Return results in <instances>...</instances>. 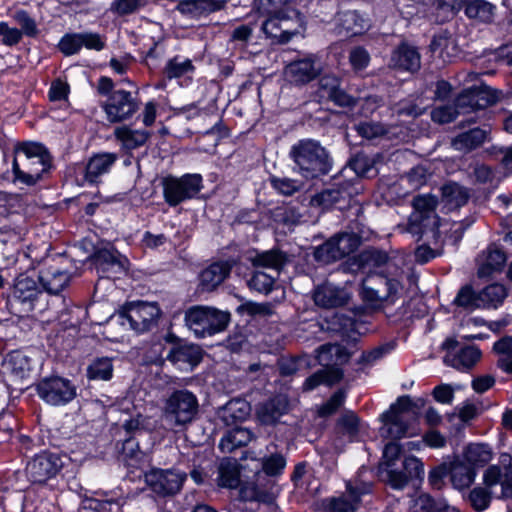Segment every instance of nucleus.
<instances>
[{"label":"nucleus","instance_id":"f257e3e1","mask_svg":"<svg viewBox=\"0 0 512 512\" xmlns=\"http://www.w3.org/2000/svg\"><path fill=\"white\" fill-rule=\"evenodd\" d=\"M49 167V155L42 145L26 142L16 146L12 162L14 183L33 186Z\"/></svg>","mask_w":512,"mask_h":512},{"label":"nucleus","instance_id":"f03ea898","mask_svg":"<svg viewBox=\"0 0 512 512\" xmlns=\"http://www.w3.org/2000/svg\"><path fill=\"white\" fill-rule=\"evenodd\" d=\"M289 154L298 173L306 179L326 175L332 168L328 151L313 139L299 140L291 147Z\"/></svg>","mask_w":512,"mask_h":512},{"label":"nucleus","instance_id":"7ed1b4c3","mask_svg":"<svg viewBox=\"0 0 512 512\" xmlns=\"http://www.w3.org/2000/svg\"><path fill=\"white\" fill-rule=\"evenodd\" d=\"M161 310L156 303L137 301L123 306L111 319L125 330L144 333L157 325Z\"/></svg>","mask_w":512,"mask_h":512},{"label":"nucleus","instance_id":"20e7f679","mask_svg":"<svg viewBox=\"0 0 512 512\" xmlns=\"http://www.w3.org/2000/svg\"><path fill=\"white\" fill-rule=\"evenodd\" d=\"M198 409L196 395L187 389H178L163 400L162 416L171 427H184L196 418Z\"/></svg>","mask_w":512,"mask_h":512},{"label":"nucleus","instance_id":"39448f33","mask_svg":"<svg viewBox=\"0 0 512 512\" xmlns=\"http://www.w3.org/2000/svg\"><path fill=\"white\" fill-rule=\"evenodd\" d=\"M402 289L400 280L382 271L368 274L362 281L361 295L373 307L394 304Z\"/></svg>","mask_w":512,"mask_h":512},{"label":"nucleus","instance_id":"423d86ee","mask_svg":"<svg viewBox=\"0 0 512 512\" xmlns=\"http://www.w3.org/2000/svg\"><path fill=\"white\" fill-rule=\"evenodd\" d=\"M230 321L228 312L208 306H194L185 313V322L194 334L203 338L223 331Z\"/></svg>","mask_w":512,"mask_h":512},{"label":"nucleus","instance_id":"0eeeda50","mask_svg":"<svg viewBox=\"0 0 512 512\" xmlns=\"http://www.w3.org/2000/svg\"><path fill=\"white\" fill-rule=\"evenodd\" d=\"M412 204L414 210L409 217L407 231L419 237L428 232L436 236L440 226V218L436 214L437 198L431 194L418 195Z\"/></svg>","mask_w":512,"mask_h":512},{"label":"nucleus","instance_id":"6e6552de","mask_svg":"<svg viewBox=\"0 0 512 512\" xmlns=\"http://www.w3.org/2000/svg\"><path fill=\"white\" fill-rule=\"evenodd\" d=\"M289 13H275L263 15L261 30L268 38L277 42H288L294 35L301 33L304 29V16L296 9L287 8Z\"/></svg>","mask_w":512,"mask_h":512},{"label":"nucleus","instance_id":"1a4fd4ad","mask_svg":"<svg viewBox=\"0 0 512 512\" xmlns=\"http://www.w3.org/2000/svg\"><path fill=\"white\" fill-rule=\"evenodd\" d=\"M416 404L409 396L398 398L396 403L390 406V409L381 415L382 426L379 434L383 438L400 439L405 437L408 432L406 414L412 412Z\"/></svg>","mask_w":512,"mask_h":512},{"label":"nucleus","instance_id":"9d476101","mask_svg":"<svg viewBox=\"0 0 512 512\" xmlns=\"http://www.w3.org/2000/svg\"><path fill=\"white\" fill-rule=\"evenodd\" d=\"M200 174H185L182 177H165L162 180L165 202L175 207L180 203L194 198L203 188Z\"/></svg>","mask_w":512,"mask_h":512},{"label":"nucleus","instance_id":"9b49d317","mask_svg":"<svg viewBox=\"0 0 512 512\" xmlns=\"http://www.w3.org/2000/svg\"><path fill=\"white\" fill-rule=\"evenodd\" d=\"M110 123H120L130 119L139 109L138 100L126 90L113 91L102 104Z\"/></svg>","mask_w":512,"mask_h":512},{"label":"nucleus","instance_id":"f8f14e48","mask_svg":"<svg viewBox=\"0 0 512 512\" xmlns=\"http://www.w3.org/2000/svg\"><path fill=\"white\" fill-rule=\"evenodd\" d=\"M359 244V238L353 233H341L331 237L319 246L314 253L316 260L330 263L354 252Z\"/></svg>","mask_w":512,"mask_h":512},{"label":"nucleus","instance_id":"ddd939ff","mask_svg":"<svg viewBox=\"0 0 512 512\" xmlns=\"http://www.w3.org/2000/svg\"><path fill=\"white\" fill-rule=\"evenodd\" d=\"M186 478L187 474L177 469H153L145 474L147 485L160 496L177 494Z\"/></svg>","mask_w":512,"mask_h":512},{"label":"nucleus","instance_id":"4468645a","mask_svg":"<svg viewBox=\"0 0 512 512\" xmlns=\"http://www.w3.org/2000/svg\"><path fill=\"white\" fill-rule=\"evenodd\" d=\"M37 391L41 399L53 406L65 405L76 396L75 386L61 377L43 379L38 384Z\"/></svg>","mask_w":512,"mask_h":512},{"label":"nucleus","instance_id":"2eb2a0df","mask_svg":"<svg viewBox=\"0 0 512 512\" xmlns=\"http://www.w3.org/2000/svg\"><path fill=\"white\" fill-rule=\"evenodd\" d=\"M499 99L498 91L489 86H473L462 91L455 99V105L460 113L484 109Z\"/></svg>","mask_w":512,"mask_h":512},{"label":"nucleus","instance_id":"dca6fc26","mask_svg":"<svg viewBox=\"0 0 512 512\" xmlns=\"http://www.w3.org/2000/svg\"><path fill=\"white\" fill-rule=\"evenodd\" d=\"M41 290L37 282L24 274L19 275L14 283L9 305L18 313H28L33 310L34 302Z\"/></svg>","mask_w":512,"mask_h":512},{"label":"nucleus","instance_id":"f3484780","mask_svg":"<svg viewBox=\"0 0 512 512\" xmlns=\"http://www.w3.org/2000/svg\"><path fill=\"white\" fill-rule=\"evenodd\" d=\"M63 467L60 455L43 452L36 455L26 466L27 476L32 482L45 483L55 477Z\"/></svg>","mask_w":512,"mask_h":512},{"label":"nucleus","instance_id":"a211bd4d","mask_svg":"<svg viewBox=\"0 0 512 512\" xmlns=\"http://www.w3.org/2000/svg\"><path fill=\"white\" fill-rule=\"evenodd\" d=\"M500 463L504 471L498 465L489 466L483 473V483L487 488L500 485L501 493L498 498L509 499L512 498V456L501 454Z\"/></svg>","mask_w":512,"mask_h":512},{"label":"nucleus","instance_id":"6ab92c4d","mask_svg":"<svg viewBox=\"0 0 512 512\" xmlns=\"http://www.w3.org/2000/svg\"><path fill=\"white\" fill-rule=\"evenodd\" d=\"M371 491L369 483L347 481L346 492L338 497L327 500L326 508L330 512H355L361 497Z\"/></svg>","mask_w":512,"mask_h":512},{"label":"nucleus","instance_id":"aec40b11","mask_svg":"<svg viewBox=\"0 0 512 512\" xmlns=\"http://www.w3.org/2000/svg\"><path fill=\"white\" fill-rule=\"evenodd\" d=\"M322 71L317 55L309 54L289 63L285 68L287 79L295 84H305L315 79Z\"/></svg>","mask_w":512,"mask_h":512},{"label":"nucleus","instance_id":"412c9836","mask_svg":"<svg viewBox=\"0 0 512 512\" xmlns=\"http://www.w3.org/2000/svg\"><path fill=\"white\" fill-rule=\"evenodd\" d=\"M97 272L102 277L117 278L127 270L128 259L114 248H102L94 255Z\"/></svg>","mask_w":512,"mask_h":512},{"label":"nucleus","instance_id":"4be33fe9","mask_svg":"<svg viewBox=\"0 0 512 512\" xmlns=\"http://www.w3.org/2000/svg\"><path fill=\"white\" fill-rule=\"evenodd\" d=\"M313 300L318 307L332 309L347 304L349 294L345 289L325 282L314 289Z\"/></svg>","mask_w":512,"mask_h":512},{"label":"nucleus","instance_id":"5701e85b","mask_svg":"<svg viewBox=\"0 0 512 512\" xmlns=\"http://www.w3.org/2000/svg\"><path fill=\"white\" fill-rule=\"evenodd\" d=\"M390 66L411 73L418 71L421 66V56L418 49L413 45L402 42L393 50Z\"/></svg>","mask_w":512,"mask_h":512},{"label":"nucleus","instance_id":"b1692460","mask_svg":"<svg viewBox=\"0 0 512 512\" xmlns=\"http://www.w3.org/2000/svg\"><path fill=\"white\" fill-rule=\"evenodd\" d=\"M195 70L191 59L175 55L166 62L163 74L168 80L177 79L181 86H187L191 83Z\"/></svg>","mask_w":512,"mask_h":512},{"label":"nucleus","instance_id":"393cba45","mask_svg":"<svg viewBox=\"0 0 512 512\" xmlns=\"http://www.w3.org/2000/svg\"><path fill=\"white\" fill-rule=\"evenodd\" d=\"M226 0H182L177 6L178 11L191 19H199L221 10Z\"/></svg>","mask_w":512,"mask_h":512},{"label":"nucleus","instance_id":"a878e982","mask_svg":"<svg viewBox=\"0 0 512 512\" xmlns=\"http://www.w3.org/2000/svg\"><path fill=\"white\" fill-rule=\"evenodd\" d=\"M39 281L45 291L58 294L68 285L70 275L59 267L49 266L40 271Z\"/></svg>","mask_w":512,"mask_h":512},{"label":"nucleus","instance_id":"bb28decb","mask_svg":"<svg viewBox=\"0 0 512 512\" xmlns=\"http://www.w3.org/2000/svg\"><path fill=\"white\" fill-rule=\"evenodd\" d=\"M288 411V401L277 396L261 404L257 409V417L262 424H275Z\"/></svg>","mask_w":512,"mask_h":512},{"label":"nucleus","instance_id":"cd10ccee","mask_svg":"<svg viewBox=\"0 0 512 512\" xmlns=\"http://www.w3.org/2000/svg\"><path fill=\"white\" fill-rule=\"evenodd\" d=\"M476 470L465 461L456 460L449 463L450 482L456 490L470 487L476 478Z\"/></svg>","mask_w":512,"mask_h":512},{"label":"nucleus","instance_id":"c85d7f7f","mask_svg":"<svg viewBox=\"0 0 512 512\" xmlns=\"http://www.w3.org/2000/svg\"><path fill=\"white\" fill-rule=\"evenodd\" d=\"M337 23L339 34L344 33L346 36L362 34L370 27L369 21L357 11L339 13Z\"/></svg>","mask_w":512,"mask_h":512},{"label":"nucleus","instance_id":"c756f323","mask_svg":"<svg viewBox=\"0 0 512 512\" xmlns=\"http://www.w3.org/2000/svg\"><path fill=\"white\" fill-rule=\"evenodd\" d=\"M117 160L114 153H99L90 158L85 169V181L93 184L98 178L110 171Z\"/></svg>","mask_w":512,"mask_h":512},{"label":"nucleus","instance_id":"7c9ffc66","mask_svg":"<svg viewBox=\"0 0 512 512\" xmlns=\"http://www.w3.org/2000/svg\"><path fill=\"white\" fill-rule=\"evenodd\" d=\"M231 265L228 262H216L204 269L200 275V286L204 291H211L220 285L230 274Z\"/></svg>","mask_w":512,"mask_h":512},{"label":"nucleus","instance_id":"2f4dec72","mask_svg":"<svg viewBox=\"0 0 512 512\" xmlns=\"http://www.w3.org/2000/svg\"><path fill=\"white\" fill-rule=\"evenodd\" d=\"M114 136L121 143L123 149L134 150L147 142L150 133L143 129H132L124 125L115 128Z\"/></svg>","mask_w":512,"mask_h":512},{"label":"nucleus","instance_id":"473e14b6","mask_svg":"<svg viewBox=\"0 0 512 512\" xmlns=\"http://www.w3.org/2000/svg\"><path fill=\"white\" fill-rule=\"evenodd\" d=\"M251 261L254 267L271 269L278 275L280 270L287 264L288 257L282 251L272 249L257 253Z\"/></svg>","mask_w":512,"mask_h":512},{"label":"nucleus","instance_id":"72a5a7b5","mask_svg":"<svg viewBox=\"0 0 512 512\" xmlns=\"http://www.w3.org/2000/svg\"><path fill=\"white\" fill-rule=\"evenodd\" d=\"M253 438L250 430L236 427L227 431L221 438L219 448L223 453H231L235 449L247 445Z\"/></svg>","mask_w":512,"mask_h":512},{"label":"nucleus","instance_id":"f704fd0d","mask_svg":"<svg viewBox=\"0 0 512 512\" xmlns=\"http://www.w3.org/2000/svg\"><path fill=\"white\" fill-rule=\"evenodd\" d=\"M167 359L180 367L183 364L194 366L201 360V352L197 346L180 345L172 348L167 354Z\"/></svg>","mask_w":512,"mask_h":512},{"label":"nucleus","instance_id":"c9c22d12","mask_svg":"<svg viewBox=\"0 0 512 512\" xmlns=\"http://www.w3.org/2000/svg\"><path fill=\"white\" fill-rule=\"evenodd\" d=\"M351 196L347 187H331L323 190L312 198L313 205L328 209L341 201H346Z\"/></svg>","mask_w":512,"mask_h":512},{"label":"nucleus","instance_id":"e433bc0d","mask_svg":"<svg viewBox=\"0 0 512 512\" xmlns=\"http://www.w3.org/2000/svg\"><path fill=\"white\" fill-rule=\"evenodd\" d=\"M507 296L506 289L501 284H491L478 292L481 309H496Z\"/></svg>","mask_w":512,"mask_h":512},{"label":"nucleus","instance_id":"4c0bfd02","mask_svg":"<svg viewBox=\"0 0 512 512\" xmlns=\"http://www.w3.org/2000/svg\"><path fill=\"white\" fill-rule=\"evenodd\" d=\"M481 352L475 346H465L460 348L455 354H448L446 361L450 362L456 369H468L475 365L480 359Z\"/></svg>","mask_w":512,"mask_h":512},{"label":"nucleus","instance_id":"58836bf2","mask_svg":"<svg viewBox=\"0 0 512 512\" xmlns=\"http://www.w3.org/2000/svg\"><path fill=\"white\" fill-rule=\"evenodd\" d=\"M487 131L481 128H473L461 133L452 140V146L459 151H470L480 146L486 139Z\"/></svg>","mask_w":512,"mask_h":512},{"label":"nucleus","instance_id":"ea45409f","mask_svg":"<svg viewBox=\"0 0 512 512\" xmlns=\"http://www.w3.org/2000/svg\"><path fill=\"white\" fill-rule=\"evenodd\" d=\"M506 262L505 253L498 248H489L485 260L478 268V276L491 277L493 273L500 272Z\"/></svg>","mask_w":512,"mask_h":512},{"label":"nucleus","instance_id":"a19ab883","mask_svg":"<svg viewBox=\"0 0 512 512\" xmlns=\"http://www.w3.org/2000/svg\"><path fill=\"white\" fill-rule=\"evenodd\" d=\"M492 456L491 447L483 443L469 444L464 451V460L472 467L487 464L492 459Z\"/></svg>","mask_w":512,"mask_h":512},{"label":"nucleus","instance_id":"79ce46f5","mask_svg":"<svg viewBox=\"0 0 512 512\" xmlns=\"http://www.w3.org/2000/svg\"><path fill=\"white\" fill-rule=\"evenodd\" d=\"M218 484L226 488H236L239 484V468L235 459L224 458L218 468Z\"/></svg>","mask_w":512,"mask_h":512},{"label":"nucleus","instance_id":"37998d69","mask_svg":"<svg viewBox=\"0 0 512 512\" xmlns=\"http://www.w3.org/2000/svg\"><path fill=\"white\" fill-rule=\"evenodd\" d=\"M415 508L418 512H459L450 506L443 498L435 499L429 494H421L415 500Z\"/></svg>","mask_w":512,"mask_h":512},{"label":"nucleus","instance_id":"c03bdc74","mask_svg":"<svg viewBox=\"0 0 512 512\" xmlns=\"http://www.w3.org/2000/svg\"><path fill=\"white\" fill-rule=\"evenodd\" d=\"M442 196L450 208H458L465 205L469 199L467 189L457 183H448L442 187Z\"/></svg>","mask_w":512,"mask_h":512},{"label":"nucleus","instance_id":"a18cd8bd","mask_svg":"<svg viewBox=\"0 0 512 512\" xmlns=\"http://www.w3.org/2000/svg\"><path fill=\"white\" fill-rule=\"evenodd\" d=\"M494 9L495 7L487 1L473 0L467 3L465 7V14L470 19L489 23L493 19Z\"/></svg>","mask_w":512,"mask_h":512},{"label":"nucleus","instance_id":"49530a36","mask_svg":"<svg viewBox=\"0 0 512 512\" xmlns=\"http://www.w3.org/2000/svg\"><path fill=\"white\" fill-rule=\"evenodd\" d=\"M494 350L498 355V367L512 375V337H504L495 342Z\"/></svg>","mask_w":512,"mask_h":512},{"label":"nucleus","instance_id":"de8ad7c7","mask_svg":"<svg viewBox=\"0 0 512 512\" xmlns=\"http://www.w3.org/2000/svg\"><path fill=\"white\" fill-rule=\"evenodd\" d=\"M5 364L14 375L21 378L25 377L32 367L31 359L21 351L8 354Z\"/></svg>","mask_w":512,"mask_h":512},{"label":"nucleus","instance_id":"09e8293b","mask_svg":"<svg viewBox=\"0 0 512 512\" xmlns=\"http://www.w3.org/2000/svg\"><path fill=\"white\" fill-rule=\"evenodd\" d=\"M113 374V365L109 358H98L87 368V377L90 380L107 381Z\"/></svg>","mask_w":512,"mask_h":512},{"label":"nucleus","instance_id":"8fccbe9b","mask_svg":"<svg viewBox=\"0 0 512 512\" xmlns=\"http://www.w3.org/2000/svg\"><path fill=\"white\" fill-rule=\"evenodd\" d=\"M430 50L445 60L455 51L454 40L447 32H440L433 37Z\"/></svg>","mask_w":512,"mask_h":512},{"label":"nucleus","instance_id":"3c124183","mask_svg":"<svg viewBox=\"0 0 512 512\" xmlns=\"http://www.w3.org/2000/svg\"><path fill=\"white\" fill-rule=\"evenodd\" d=\"M275 279L274 275L262 271H254L247 284L251 290L262 294H269L273 289Z\"/></svg>","mask_w":512,"mask_h":512},{"label":"nucleus","instance_id":"603ef678","mask_svg":"<svg viewBox=\"0 0 512 512\" xmlns=\"http://www.w3.org/2000/svg\"><path fill=\"white\" fill-rule=\"evenodd\" d=\"M250 412L249 404L242 400H231L223 408L225 421H242L247 418Z\"/></svg>","mask_w":512,"mask_h":512},{"label":"nucleus","instance_id":"864d4df0","mask_svg":"<svg viewBox=\"0 0 512 512\" xmlns=\"http://www.w3.org/2000/svg\"><path fill=\"white\" fill-rule=\"evenodd\" d=\"M354 129L362 138L373 140L387 134L386 127L379 122L363 121L354 126Z\"/></svg>","mask_w":512,"mask_h":512},{"label":"nucleus","instance_id":"5fc2aeb1","mask_svg":"<svg viewBox=\"0 0 512 512\" xmlns=\"http://www.w3.org/2000/svg\"><path fill=\"white\" fill-rule=\"evenodd\" d=\"M287 8L294 9L289 0H257V9L261 15L289 13Z\"/></svg>","mask_w":512,"mask_h":512},{"label":"nucleus","instance_id":"6e6d98bb","mask_svg":"<svg viewBox=\"0 0 512 512\" xmlns=\"http://www.w3.org/2000/svg\"><path fill=\"white\" fill-rule=\"evenodd\" d=\"M485 487H475L469 493V502L474 510L484 511L491 503V493Z\"/></svg>","mask_w":512,"mask_h":512},{"label":"nucleus","instance_id":"4d7b16f0","mask_svg":"<svg viewBox=\"0 0 512 512\" xmlns=\"http://www.w3.org/2000/svg\"><path fill=\"white\" fill-rule=\"evenodd\" d=\"M454 302L465 309L474 310L481 309L480 303L478 301V293L474 292L470 286L462 287Z\"/></svg>","mask_w":512,"mask_h":512},{"label":"nucleus","instance_id":"13d9d810","mask_svg":"<svg viewBox=\"0 0 512 512\" xmlns=\"http://www.w3.org/2000/svg\"><path fill=\"white\" fill-rule=\"evenodd\" d=\"M309 365L306 356L282 358L279 362L281 375L290 376Z\"/></svg>","mask_w":512,"mask_h":512},{"label":"nucleus","instance_id":"bf43d9fd","mask_svg":"<svg viewBox=\"0 0 512 512\" xmlns=\"http://www.w3.org/2000/svg\"><path fill=\"white\" fill-rule=\"evenodd\" d=\"M145 5L146 0H114L110 10L119 16H125L135 13Z\"/></svg>","mask_w":512,"mask_h":512},{"label":"nucleus","instance_id":"052dcab7","mask_svg":"<svg viewBox=\"0 0 512 512\" xmlns=\"http://www.w3.org/2000/svg\"><path fill=\"white\" fill-rule=\"evenodd\" d=\"M14 20L20 25L22 35L35 37L38 34L36 21L25 10H18L13 14Z\"/></svg>","mask_w":512,"mask_h":512},{"label":"nucleus","instance_id":"680f3d73","mask_svg":"<svg viewBox=\"0 0 512 512\" xmlns=\"http://www.w3.org/2000/svg\"><path fill=\"white\" fill-rule=\"evenodd\" d=\"M83 47L81 33L64 35L59 42V49L65 55H73Z\"/></svg>","mask_w":512,"mask_h":512},{"label":"nucleus","instance_id":"e2e57ef3","mask_svg":"<svg viewBox=\"0 0 512 512\" xmlns=\"http://www.w3.org/2000/svg\"><path fill=\"white\" fill-rule=\"evenodd\" d=\"M458 114L461 113L455 104L442 105L432 110L431 117L434 122L445 124L453 121Z\"/></svg>","mask_w":512,"mask_h":512},{"label":"nucleus","instance_id":"0e129e2a","mask_svg":"<svg viewBox=\"0 0 512 512\" xmlns=\"http://www.w3.org/2000/svg\"><path fill=\"white\" fill-rule=\"evenodd\" d=\"M286 466V459L281 454H272L263 459V471L269 476H276L284 470Z\"/></svg>","mask_w":512,"mask_h":512},{"label":"nucleus","instance_id":"69168bd1","mask_svg":"<svg viewBox=\"0 0 512 512\" xmlns=\"http://www.w3.org/2000/svg\"><path fill=\"white\" fill-rule=\"evenodd\" d=\"M345 398V392L343 390H338L330 397L326 403L319 407L318 414L321 417L332 415L343 405Z\"/></svg>","mask_w":512,"mask_h":512},{"label":"nucleus","instance_id":"338daca9","mask_svg":"<svg viewBox=\"0 0 512 512\" xmlns=\"http://www.w3.org/2000/svg\"><path fill=\"white\" fill-rule=\"evenodd\" d=\"M449 476V463H442L434 467L428 474L429 485L436 490L445 486V478Z\"/></svg>","mask_w":512,"mask_h":512},{"label":"nucleus","instance_id":"774afa93","mask_svg":"<svg viewBox=\"0 0 512 512\" xmlns=\"http://www.w3.org/2000/svg\"><path fill=\"white\" fill-rule=\"evenodd\" d=\"M341 431L349 436H354L359 430V419L352 411H346L338 420Z\"/></svg>","mask_w":512,"mask_h":512}]
</instances>
